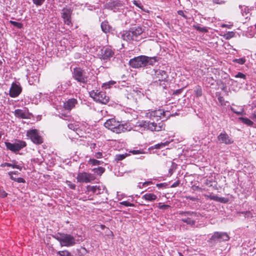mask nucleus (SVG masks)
<instances>
[{
    "label": "nucleus",
    "instance_id": "29",
    "mask_svg": "<svg viewBox=\"0 0 256 256\" xmlns=\"http://www.w3.org/2000/svg\"><path fill=\"white\" fill-rule=\"evenodd\" d=\"M128 155L130 154L128 153L116 154V156L115 160H123L124 159L126 158Z\"/></svg>",
    "mask_w": 256,
    "mask_h": 256
},
{
    "label": "nucleus",
    "instance_id": "26",
    "mask_svg": "<svg viewBox=\"0 0 256 256\" xmlns=\"http://www.w3.org/2000/svg\"><path fill=\"white\" fill-rule=\"evenodd\" d=\"M172 141H173L172 140L170 141L166 140L164 142H160V143H159V144H158L154 145V147L155 148L160 149V148H163L168 146V144L170 143V142H172Z\"/></svg>",
    "mask_w": 256,
    "mask_h": 256
},
{
    "label": "nucleus",
    "instance_id": "34",
    "mask_svg": "<svg viewBox=\"0 0 256 256\" xmlns=\"http://www.w3.org/2000/svg\"><path fill=\"white\" fill-rule=\"evenodd\" d=\"M58 254L60 256H74L68 250L58 251Z\"/></svg>",
    "mask_w": 256,
    "mask_h": 256
},
{
    "label": "nucleus",
    "instance_id": "18",
    "mask_svg": "<svg viewBox=\"0 0 256 256\" xmlns=\"http://www.w3.org/2000/svg\"><path fill=\"white\" fill-rule=\"evenodd\" d=\"M78 103V101L75 98H70L64 104V108L68 110H70L75 107L76 104Z\"/></svg>",
    "mask_w": 256,
    "mask_h": 256
},
{
    "label": "nucleus",
    "instance_id": "58",
    "mask_svg": "<svg viewBox=\"0 0 256 256\" xmlns=\"http://www.w3.org/2000/svg\"><path fill=\"white\" fill-rule=\"evenodd\" d=\"M172 256H183V255L180 252H176Z\"/></svg>",
    "mask_w": 256,
    "mask_h": 256
},
{
    "label": "nucleus",
    "instance_id": "60",
    "mask_svg": "<svg viewBox=\"0 0 256 256\" xmlns=\"http://www.w3.org/2000/svg\"><path fill=\"white\" fill-rule=\"evenodd\" d=\"M134 4L136 6H138V7H140V2L138 3V2L137 1L134 0Z\"/></svg>",
    "mask_w": 256,
    "mask_h": 256
},
{
    "label": "nucleus",
    "instance_id": "14",
    "mask_svg": "<svg viewBox=\"0 0 256 256\" xmlns=\"http://www.w3.org/2000/svg\"><path fill=\"white\" fill-rule=\"evenodd\" d=\"M22 92V88L20 84L12 82L9 92L11 98L18 97Z\"/></svg>",
    "mask_w": 256,
    "mask_h": 256
},
{
    "label": "nucleus",
    "instance_id": "36",
    "mask_svg": "<svg viewBox=\"0 0 256 256\" xmlns=\"http://www.w3.org/2000/svg\"><path fill=\"white\" fill-rule=\"evenodd\" d=\"M185 13H187L186 12H184L182 10H179L178 11V15L182 16L185 20H188V18H188L186 14Z\"/></svg>",
    "mask_w": 256,
    "mask_h": 256
},
{
    "label": "nucleus",
    "instance_id": "7",
    "mask_svg": "<svg viewBox=\"0 0 256 256\" xmlns=\"http://www.w3.org/2000/svg\"><path fill=\"white\" fill-rule=\"evenodd\" d=\"M90 96L96 102L102 104H106L109 101V97L104 92H100L98 90H92L89 92Z\"/></svg>",
    "mask_w": 256,
    "mask_h": 256
},
{
    "label": "nucleus",
    "instance_id": "42",
    "mask_svg": "<svg viewBox=\"0 0 256 256\" xmlns=\"http://www.w3.org/2000/svg\"><path fill=\"white\" fill-rule=\"evenodd\" d=\"M234 62H236L240 64H243L246 62V59L244 58H240L238 59H235L233 60Z\"/></svg>",
    "mask_w": 256,
    "mask_h": 256
},
{
    "label": "nucleus",
    "instance_id": "13",
    "mask_svg": "<svg viewBox=\"0 0 256 256\" xmlns=\"http://www.w3.org/2000/svg\"><path fill=\"white\" fill-rule=\"evenodd\" d=\"M210 240L214 242H222L228 240L230 236L226 232H217L212 236Z\"/></svg>",
    "mask_w": 256,
    "mask_h": 256
},
{
    "label": "nucleus",
    "instance_id": "24",
    "mask_svg": "<svg viewBox=\"0 0 256 256\" xmlns=\"http://www.w3.org/2000/svg\"><path fill=\"white\" fill-rule=\"evenodd\" d=\"M101 28L102 30L104 33H107L110 32V26L108 24V22L106 21H104L101 24Z\"/></svg>",
    "mask_w": 256,
    "mask_h": 256
},
{
    "label": "nucleus",
    "instance_id": "39",
    "mask_svg": "<svg viewBox=\"0 0 256 256\" xmlns=\"http://www.w3.org/2000/svg\"><path fill=\"white\" fill-rule=\"evenodd\" d=\"M158 207L160 210H164L169 208L170 207V206L168 204H164L160 202L158 204Z\"/></svg>",
    "mask_w": 256,
    "mask_h": 256
},
{
    "label": "nucleus",
    "instance_id": "50",
    "mask_svg": "<svg viewBox=\"0 0 256 256\" xmlns=\"http://www.w3.org/2000/svg\"><path fill=\"white\" fill-rule=\"evenodd\" d=\"M8 174L10 176V178L12 180H14V181H16V178H14V176H13V172H9L8 173Z\"/></svg>",
    "mask_w": 256,
    "mask_h": 256
},
{
    "label": "nucleus",
    "instance_id": "2",
    "mask_svg": "<svg viewBox=\"0 0 256 256\" xmlns=\"http://www.w3.org/2000/svg\"><path fill=\"white\" fill-rule=\"evenodd\" d=\"M157 61L156 58L148 57L145 56H140L130 59L129 64L134 68H139L146 66L148 65H152Z\"/></svg>",
    "mask_w": 256,
    "mask_h": 256
},
{
    "label": "nucleus",
    "instance_id": "35",
    "mask_svg": "<svg viewBox=\"0 0 256 256\" xmlns=\"http://www.w3.org/2000/svg\"><path fill=\"white\" fill-rule=\"evenodd\" d=\"M206 82L211 86L214 84V80L212 76H209L206 78Z\"/></svg>",
    "mask_w": 256,
    "mask_h": 256
},
{
    "label": "nucleus",
    "instance_id": "52",
    "mask_svg": "<svg viewBox=\"0 0 256 256\" xmlns=\"http://www.w3.org/2000/svg\"><path fill=\"white\" fill-rule=\"evenodd\" d=\"M180 184V180H178L176 182H174L171 186L172 188H175L178 186Z\"/></svg>",
    "mask_w": 256,
    "mask_h": 256
},
{
    "label": "nucleus",
    "instance_id": "22",
    "mask_svg": "<svg viewBox=\"0 0 256 256\" xmlns=\"http://www.w3.org/2000/svg\"><path fill=\"white\" fill-rule=\"evenodd\" d=\"M118 122H116V120L114 118H111L107 120L104 126L106 128L112 130L114 127L118 123Z\"/></svg>",
    "mask_w": 256,
    "mask_h": 256
},
{
    "label": "nucleus",
    "instance_id": "6",
    "mask_svg": "<svg viewBox=\"0 0 256 256\" xmlns=\"http://www.w3.org/2000/svg\"><path fill=\"white\" fill-rule=\"evenodd\" d=\"M178 214L182 216L186 217L182 219V222L192 226H194L196 224V220L194 218L198 217L200 216L199 213L190 211H180Z\"/></svg>",
    "mask_w": 256,
    "mask_h": 256
},
{
    "label": "nucleus",
    "instance_id": "57",
    "mask_svg": "<svg viewBox=\"0 0 256 256\" xmlns=\"http://www.w3.org/2000/svg\"><path fill=\"white\" fill-rule=\"evenodd\" d=\"M218 101L220 102V103H222L224 100V98L221 96H219L218 98Z\"/></svg>",
    "mask_w": 256,
    "mask_h": 256
},
{
    "label": "nucleus",
    "instance_id": "8",
    "mask_svg": "<svg viewBox=\"0 0 256 256\" xmlns=\"http://www.w3.org/2000/svg\"><path fill=\"white\" fill-rule=\"evenodd\" d=\"M54 238L60 242L61 246H70L76 244L74 238L70 234H61Z\"/></svg>",
    "mask_w": 256,
    "mask_h": 256
},
{
    "label": "nucleus",
    "instance_id": "55",
    "mask_svg": "<svg viewBox=\"0 0 256 256\" xmlns=\"http://www.w3.org/2000/svg\"><path fill=\"white\" fill-rule=\"evenodd\" d=\"M182 88L181 89H178V90H175L174 92V94H180L181 93L182 91Z\"/></svg>",
    "mask_w": 256,
    "mask_h": 256
},
{
    "label": "nucleus",
    "instance_id": "25",
    "mask_svg": "<svg viewBox=\"0 0 256 256\" xmlns=\"http://www.w3.org/2000/svg\"><path fill=\"white\" fill-rule=\"evenodd\" d=\"M238 119L244 124L248 126H252L254 124V122L250 120L248 118H243L240 117Z\"/></svg>",
    "mask_w": 256,
    "mask_h": 256
},
{
    "label": "nucleus",
    "instance_id": "44",
    "mask_svg": "<svg viewBox=\"0 0 256 256\" xmlns=\"http://www.w3.org/2000/svg\"><path fill=\"white\" fill-rule=\"evenodd\" d=\"M214 182V180L212 178L210 180L206 179L205 180L204 184L206 186H212V184Z\"/></svg>",
    "mask_w": 256,
    "mask_h": 256
},
{
    "label": "nucleus",
    "instance_id": "59",
    "mask_svg": "<svg viewBox=\"0 0 256 256\" xmlns=\"http://www.w3.org/2000/svg\"><path fill=\"white\" fill-rule=\"evenodd\" d=\"M187 198H188V199H190V200H192V201H194V200H196V198H194V197H192V196H188V197Z\"/></svg>",
    "mask_w": 256,
    "mask_h": 256
},
{
    "label": "nucleus",
    "instance_id": "53",
    "mask_svg": "<svg viewBox=\"0 0 256 256\" xmlns=\"http://www.w3.org/2000/svg\"><path fill=\"white\" fill-rule=\"evenodd\" d=\"M89 162H90L91 164H92L94 165L100 164V161H95V160H94V161H89Z\"/></svg>",
    "mask_w": 256,
    "mask_h": 256
},
{
    "label": "nucleus",
    "instance_id": "15",
    "mask_svg": "<svg viewBox=\"0 0 256 256\" xmlns=\"http://www.w3.org/2000/svg\"><path fill=\"white\" fill-rule=\"evenodd\" d=\"M217 139L220 143L224 144H230L234 142L232 138L228 136L225 132H222L217 137Z\"/></svg>",
    "mask_w": 256,
    "mask_h": 256
},
{
    "label": "nucleus",
    "instance_id": "38",
    "mask_svg": "<svg viewBox=\"0 0 256 256\" xmlns=\"http://www.w3.org/2000/svg\"><path fill=\"white\" fill-rule=\"evenodd\" d=\"M230 110L235 114H238V115H242L244 113V110L243 108H240V110H236L234 108L231 106Z\"/></svg>",
    "mask_w": 256,
    "mask_h": 256
},
{
    "label": "nucleus",
    "instance_id": "5",
    "mask_svg": "<svg viewBox=\"0 0 256 256\" xmlns=\"http://www.w3.org/2000/svg\"><path fill=\"white\" fill-rule=\"evenodd\" d=\"M72 77L80 84H86L88 81V76L85 70L80 67H76L73 69Z\"/></svg>",
    "mask_w": 256,
    "mask_h": 256
},
{
    "label": "nucleus",
    "instance_id": "21",
    "mask_svg": "<svg viewBox=\"0 0 256 256\" xmlns=\"http://www.w3.org/2000/svg\"><path fill=\"white\" fill-rule=\"evenodd\" d=\"M127 130L126 128H125V125L122 124H120L118 122V124L114 127V128L112 130L116 134H120L121 132H125Z\"/></svg>",
    "mask_w": 256,
    "mask_h": 256
},
{
    "label": "nucleus",
    "instance_id": "45",
    "mask_svg": "<svg viewBox=\"0 0 256 256\" xmlns=\"http://www.w3.org/2000/svg\"><path fill=\"white\" fill-rule=\"evenodd\" d=\"M235 77L236 78H243V79H246V76L245 74H242V72H238L236 76H235Z\"/></svg>",
    "mask_w": 256,
    "mask_h": 256
},
{
    "label": "nucleus",
    "instance_id": "56",
    "mask_svg": "<svg viewBox=\"0 0 256 256\" xmlns=\"http://www.w3.org/2000/svg\"><path fill=\"white\" fill-rule=\"evenodd\" d=\"M96 146V144L95 143H92L90 144V148L92 150L94 149Z\"/></svg>",
    "mask_w": 256,
    "mask_h": 256
},
{
    "label": "nucleus",
    "instance_id": "40",
    "mask_svg": "<svg viewBox=\"0 0 256 256\" xmlns=\"http://www.w3.org/2000/svg\"><path fill=\"white\" fill-rule=\"evenodd\" d=\"M130 152L132 154H144V150H130Z\"/></svg>",
    "mask_w": 256,
    "mask_h": 256
},
{
    "label": "nucleus",
    "instance_id": "31",
    "mask_svg": "<svg viewBox=\"0 0 256 256\" xmlns=\"http://www.w3.org/2000/svg\"><path fill=\"white\" fill-rule=\"evenodd\" d=\"M10 22L14 26L18 28H22L23 27V24L21 22H16L15 21L10 20Z\"/></svg>",
    "mask_w": 256,
    "mask_h": 256
},
{
    "label": "nucleus",
    "instance_id": "46",
    "mask_svg": "<svg viewBox=\"0 0 256 256\" xmlns=\"http://www.w3.org/2000/svg\"><path fill=\"white\" fill-rule=\"evenodd\" d=\"M214 4H222L226 2V0H212Z\"/></svg>",
    "mask_w": 256,
    "mask_h": 256
},
{
    "label": "nucleus",
    "instance_id": "41",
    "mask_svg": "<svg viewBox=\"0 0 256 256\" xmlns=\"http://www.w3.org/2000/svg\"><path fill=\"white\" fill-rule=\"evenodd\" d=\"M120 204L126 206H134V204L130 203L128 201H123L120 202Z\"/></svg>",
    "mask_w": 256,
    "mask_h": 256
},
{
    "label": "nucleus",
    "instance_id": "1",
    "mask_svg": "<svg viewBox=\"0 0 256 256\" xmlns=\"http://www.w3.org/2000/svg\"><path fill=\"white\" fill-rule=\"evenodd\" d=\"M165 112L161 109L150 111L146 113V116L154 120V122H147L142 120L138 122V126L144 128H146L152 131H160L164 128V125L161 121L156 123L154 120L158 121L164 116Z\"/></svg>",
    "mask_w": 256,
    "mask_h": 256
},
{
    "label": "nucleus",
    "instance_id": "63",
    "mask_svg": "<svg viewBox=\"0 0 256 256\" xmlns=\"http://www.w3.org/2000/svg\"><path fill=\"white\" fill-rule=\"evenodd\" d=\"M230 35V37H232L234 35V33L233 32H230L228 34Z\"/></svg>",
    "mask_w": 256,
    "mask_h": 256
},
{
    "label": "nucleus",
    "instance_id": "48",
    "mask_svg": "<svg viewBox=\"0 0 256 256\" xmlns=\"http://www.w3.org/2000/svg\"><path fill=\"white\" fill-rule=\"evenodd\" d=\"M95 157L97 158H102V153L101 152L96 153Z\"/></svg>",
    "mask_w": 256,
    "mask_h": 256
},
{
    "label": "nucleus",
    "instance_id": "3",
    "mask_svg": "<svg viewBox=\"0 0 256 256\" xmlns=\"http://www.w3.org/2000/svg\"><path fill=\"white\" fill-rule=\"evenodd\" d=\"M149 74L151 75L154 83L156 85L159 84L164 88L166 86L164 82L167 80L168 76L166 71L155 68L150 70Z\"/></svg>",
    "mask_w": 256,
    "mask_h": 256
},
{
    "label": "nucleus",
    "instance_id": "9",
    "mask_svg": "<svg viewBox=\"0 0 256 256\" xmlns=\"http://www.w3.org/2000/svg\"><path fill=\"white\" fill-rule=\"evenodd\" d=\"M5 145L8 150L15 152L26 146V144L24 141L16 139L13 142H5Z\"/></svg>",
    "mask_w": 256,
    "mask_h": 256
},
{
    "label": "nucleus",
    "instance_id": "27",
    "mask_svg": "<svg viewBox=\"0 0 256 256\" xmlns=\"http://www.w3.org/2000/svg\"><path fill=\"white\" fill-rule=\"evenodd\" d=\"M194 92L196 97L201 96L202 94V88L200 86H197L196 87Z\"/></svg>",
    "mask_w": 256,
    "mask_h": 256
},
{
    "label": "nucleus",
    "instance_id": "49",
    "mask_svg": "<svg viewBox=\"0 0 256 256\" xmlns=\"http://www.w3.org/2000/svg\"><path fill=\"white\" fill-rule=\"evenodd\" d=\"M251 118L256 122V110L252 112Z\"/></svg>",
    "mask_w": 256,
    "mask_h": 256
},
{
    "label": "nucleus",
    "instance_id": "62",
    "mask_svg": "<svg viewBox=\"0 0 256 256\" xmlns=\"http://www.w3.org/2000/svg\"><path fill=\"white\" fill-rule=\"evenodd\" d=\"M168 172L170 174V176H171L173 173V169L170 168L168 170Z\"/></svg>",
    "mask_w": 256,
    "mask_h": 256
},
{
    "label": "nucleus",
    "instance_id": "54",
    "mask_svg": "<svg viewBox=\"0 0 256 256\" xmlns=\"http://www.w3.org/2000/svg\"><path fill=\"white\" fill-rule=\"evenodd\" d=\"M59 117L61 118H63L66 120H68L67 118H64L63 117L67 118H68V116L66 114H62L61 115H59Z\"/></svg>",
    "mask_w": 256,
    "mask_h": 256
},
{
    "label": "nucleus",
    "instance_id": "16",
    "mask_svg": "<svg viewBox=\"0 0 256 256\" xmlns=\"http://www.w3.org/2000/svg\"><path fill=\"white\" fill-rule=\"evenodd\" d=\"M114 52L111 48L106 47L101 50L100 58L104 60H108L114 55Z\"/></svg>",
    "mask_w": 256,
    "mask_h": 256
},
{
    "label": "nucleus",
    "instance_id": "61",
    "mask_svg": "<svg viewBox=\"0 0 256 256\" xmlns=\"http://www.w3.org/2000/svg\"><path fill=\"white\" fill-rule=\"evenodd\" d=\"M152 184V182L151 181H149V182H145L143 184V186H145V185H148L150 184Z\"/></svg>",
    "mask_w": 256,
    "mask_h": 256
},
{
    "label": "nucleus",
    "instance_id": "12",
    "mask_svg": "<svg viewBox=\"0 0 256 256\" xmlns=\"http://www.w3.org/2000/svg\"><path fill=\"white\" fill-rule=\"evenodd\" d=\"M76 180L80 183H88L94 180V177L91 174L86 172L78 174Z\"/></svg>",
    "mask_w": 256,
    "mask_h": 256
},
{
    "label": "nucleus",
    "instance_id": "17",
    "mask_svg": "<svg viewBox=\"0 0 256 256\" xmlns=\"http://www.w3.org/2000/svg\"><path fill=\"white\" fill-rule=\"evenodd\" d=\"M14 114L16 118L23 119L30 118L31 116V114L28 111L21 109L16 110Z\"/></svg>",
    "mask_w": 256,
    "mask_h": 256
},
{
    "label": "nucleus",
    "instance_id": "19",
    "mask_svg": "<svg viewBox=\"0 0 256 256\" xmlns=\"http://www.w3.org/2000/svg\"><path fill=\"white\" fill-rule=\"evenodd\" d=\"M121 4L118 1L108 2L104 6L105 8L116 12L119 7L121 6Z\"/></svg>",
    "mask_w": 256,
    "mask_h": 256
},
{
    "label": "nucleus",
    "instance_id": "64",
    "mask_svg": "<svg viewBox=\"0 0 256 256\" xmlns=\"http://www.w3.org/2000/svg\"><path fill=\"white\" fill-rule=\"evenodd\" d=\"M100 227L102 230H104L106 228V226L104 224H101Z\"/></svg>",
    "mask_w": 256,
    "mask_h": 256
},
{
    "label": "nucleus",
    "instance_id": "4",
    "mask_svg": "<svg viewBox=\"0 0 256 256\" xmlns=\"http://www.w3.org/2000/svg\"><path fill=\"white\" fill-rule=\"evenodd\" d=\"M143 32L144 30L140 26L132 27L130 28L128 31L122 34V36L124 40L126 41H138Z\"/></svg>",
    "mask_w": 256,
    "mask_h": 256
},
{
    "label": "nucleus",
    "instance_id": "51",
    "mask_svg": "<svg viewBox=\"0 0 256 256\" xmlns=\"http://www.w3.org/2000/svg\"><path fill=\"white\" fill-rule=\"evenodd\" d=\"M7 195H8L7 193L4 190H2L0 193V196L2 198H5L7 196Z\"/></svg>",
    "mask_w": 256,
    "mask_h": 256
},
{
    "label": "nucleus",
    "instance_id": "11",
    "mask_svg": "<svg viewBox=\"0 0 256 256\" xmlns=\"http://www.w3.org/2000/svg\"><path fill=\"white\" fill-rule=\"evenodd\" d=\"M73 10L70 8H64L61 12V16L64 23L68 26H72V15Z\"/></svg>",
    "mask_w": 256,
    "mask_h": 256
},
{
    "label": "nucleus",
    "instance_id": "33",
    "mask_svg": "<svg viewBox=\"0 0 256 256\" xmlns=\"http://www.w3.org/2000/svg\"><path fill=\"white\" fill-rule=\"evenodd\" d=\"M194 28L197 30L202 32H208L207 28L205 27H200L198 26H194Z\"/></svg>",
    "mask_w": 256,
    "mask_h": 256
},
{
    "label": "nucleus",
    "instance_id": "23",
    "mask_svg": "<svg viewBox=\"0 0 256 256\" xmlns=\"http://www.w3.org/2000/svg\"><path fill=\"white\" fill-rule=\"evenodd\" d=\"M157 196L152 193H146L142 196V198L148 201H154L156 200Z\"/></svg>",
    "mask_w": 256,
    "mask_h": 256
},
{
    "label": "nucleus",
    "instance_id": "10",
    "mask_svg": "<svg viewBox=\"0 0 256 256\" xmlns=\"http://www.w3.org/2000/svg\"><path fill=\"white\" fill-rule=\"evenodd\" d=\"M26 135L36 144L39 145L44 142L42 137L40 135L38 130L36 129L28 130Z\"/></svg>",
    "mask_w": 256,
    "mask_h": 256
},
{
    "label": "nucleus",
    "instance_id": "20",
    "mask_svg": "<svg viewBox=\"0 0 256 256\" xmlns=\"http://www.w3.org/2000/svg\"><path fill=\"white\" fill-rule=\"evenodd\" d=\"M204 196L205 197L209 198L212 200H214L222 203H227L228 202V198L218 197L216 195H204Z\"/></svg>",
    "mask_w": 256,
    "mask_h": 256
},
{
    "label": "nucleus",
    "instance_id": "43",
    "mask_svg": "<svg viewBox=\"0 0 256 256\" xmlns=\"http://www.w3.org/2000/svg\"><path fill=\"white\" fill-rule=\"evenodd\" d=\"M66 182L70 188L72 190L76 189V185L74 184H72L70 181L66 180Z\"/></svg>",
    "mask_w": 256,
    "mask_h": 256
},
{
    "label": "nucleus",
    "instance_id": "32",
    "mask_svg": "<svg viewBox=\"0 0 256 256\" xmlns=\"http://www.w3.org/2000/svg\"><path fill=\"white\" fill-rule=\"evenodd\" d=\"M97 190H99V188L96 186H87L88 191L92 192L93 193H96Z\"/></svg>",
    "mask_w": 256,
    "mask_h": 256
},
{
    "label": "nucleus",
    "instance_id": "28",
    "mask_svg": "<svg viewBox=\"0 0 256 256\" xmlns=\"http://www.w3.org/2000/svg\"><path fill=\"white\" fill-rule=\"evenodd\" d=\"M104 168L102 167H98L94 168L92 170V171L98 175L101 176L104 172Z\"/></svg>",
    "mask_w": 256,
    "mask_h": 256
},
{
    "label": "nucleus",
    "instance_id": "30",
    "mask_svg": "<svg viewBox=\"0 0 256 256\" xmlns=\"http://www.w3.org/2000/svg\"><path fill=\"white\" fill-rule=\"evenodd\" d=\"M5 166H12L14 168H16L19 169L20 170H21V168L19 166L16 165V164H10L7 163V162H5V163L2 164H1V166H2V167H4Z\"/></svg>",
    "mask_w": 256,
    "mask_h": 256
},
{
    "label": "nucleus",
    "instance_id": "47",
    "mask_svg": "<svg viewBox=\"0 0 256 256\" xmlns=\"http://www.w3.org/2000/svg\"><path fill=\"white\" fill-rule=\"evenodd\" d=\"M16 182L18 183H24L26 182L24 179L22 178H16Z\"/></svg>",
    "mask_w": 256,
    "mask_h": 256
},
{
    "label": "nucleus",
    "instance_id": "37",
    "mask_svg": "<svg viewBox=\"0 0 256 256\" xmlns=\"http://www.w3.org/2000/svg\"><path fill=\"white\" fill-rule=\"evenodd\" d=\"M46 0H32V2L37 6H42Z\"/></svg>",
    "mask_w": 256,
    "mask_h": 256
}]
</instances>
